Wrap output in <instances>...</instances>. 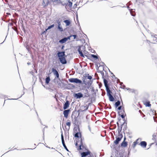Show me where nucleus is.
Returning <instances> with one entry per match:
<instances>
[{
	"mask_svg": "<svg viewBox=\"0 0 157 157\" xmlns=\"http://www.w3.org/2000/svg\"><path fill=\"white\" fill-rule=\"evenodd\" d=\"M78 51L80 56L83 58L85 57V56L87 57V56L85 55L87 53V52L86 50L85 47L82 45H80L78 46Z\"/></svg>",
	"mask_w": 157,
	"mask_h": 157,
	"instance_id": "f257e3e1",
	"label": "nucleus"
},
{
	"mask_svg": "<svg viewBox=\"0 0 157 157\" xmlns=\"http://www.w3.org/2000/svg\"><path fill=\"white\" fill-rule=\"evenodd\" d=\"M52 72L53 73L54 75L56 76V77L53 80V82L56 83V81L57 79H59V80H60V78H59V73L54 67L52 68Z\"/></svg>",
	"mask_w": 157,
	"mask_h": 157,
	"instance_id": "f03ea898",
	"label": "nucleus"
},
{
	"mask_svg": "<svg viewBox=\"0 0 157 157\" xmlns=\"http://www.w3.org/2000/svg\"><path fill=\"white\" fill-rule=\"evenodd\" d=\"M69 82L71 83H75L76 84H81L82 83V81L78 78H71L68 79Z\"/></svg>",
	"mask_w": 157,
	"mask_h": 157,
	"instance_id": "7ed1b4c3",
	"label": "nucleus"
},
{
	"mask_svg": "<svg viewBox=\"0 0 157 157\" xmlns=\"http://www.w3.org/2000/svg\"><path fill=\"white\" fill-rule=\"evenodd\" d=\"M91 152L89 150H87V151L83 152L81 153V157H85L87 156L90 155V157H93L92 155H90Z\"/></svg>",
	"mask_w": 157,
	"mask_h": 157,
	"instance_id": "20e7f679",
	"label": "nucleus"
},
{
	"mask_svg": "<svg viewBox=\"0 0 157 157\" xmlns=\"http://www.w3.org/2000/svg\"><path fill=\"white\" fill-rule=\"evenodd\" d=\"M116 139L114 141V143L116 145H117L119 144V142L123 138V135H118L117 137L116 136Z\"/></svg>",
	"mask_w": 157,
	"mask_h": 157,
	"instance_id": "39448f33",
	"label": "nucleus"
},
{
	"mask_svg": "<svg viewBox=\"0 0 157 157\" xmlns=\"http://www.w3.org/2000/svg\"><path fill=\"white\" fill-rule=\"evenodd\" d=\"M90 104V103H89L88 105H86V106H82L81 107V109H79L78 111L81 112L86 111L88 109Z\"/></svg>",
	"mask_w": 157,
	"mask_h": 157,
	"instance_id": "423d86ee",
	"label": "nucleus"
},
{
	"mask_svg": "<svg viewBox=\"0 0 157 157\" xmlns=\"http://www.w3.org/2000/svg\"><path fill=\"white\" fill-rule=\"evenodd\" d=\"M52 2L51 0H43L42 5L44 8L50 5Z\"/></svg>",
	"mask_w": 157,
	"mask_h": 157,
	"instance_id": "0eeeda50",
	"label": "nucleus"
},
{
	"mask_svg": "<svg viewBox=\"0 0 157 157\" xmlns=\"http://www.w3.org/2000/svg\"><path fill=\"white\" fill-rule=\"evenodd\" d=\"M57 56L58 57L59 59L62 58H63L65 57V52L62 51V52H58L57 53Z\"/></svg>",
	"mask_w": 157,
	"mask_h": 157,
	"instance_id": "6e6552de",
	"label": "nucleus"
},
{
	"mask_svg": "<svg viewBox=\"0 0 157 157\" xmlns=\"http://www.w3.org/2000/svg\"><path fill=\"white\" fill-rule=\"evenodd\" d=\"M83 84H84L86 85H88V88L89 87H90L92 84L93 83V81H91V80H88L87 82H86L85 81L84 78H83Z\"/></svg>",
	"mask_w": 157,
	"mask_h": 157,
	"instance_id": "1a4fd4ad",
	"label": "nucleus"
},
{
	"mask_svg": "<svg viewBox=\"0 0 157 157\" xmlns=\"http://www.w3.org/2000/svg\"><path fill=\"white\" fill-rule=\"evenodd\" d=\"M125 121H124L123 123L122 124H121L120 126H118V135H122V134L121 133V132L122 129V128L123 124H125Z\"/></svg>",
	"mask_w": 157,
	"mask_h": 157,
	"instance_id": "9d476101",
	"label": "nucleus"
},
{
	"mask_svg": "<svg viewBox=\"0 0 157 157\" xmlns=\"http://www.w3.org/2000/svg\"><path fill=\"white\" fill-rule=\"evenodd\" d=\"M70 109H68L67 110H65L63 111V114L64 115V117L66 118H67L68 117L69 113L70 112Z\"/></svg>",
	"mask_w": 157,
	"mask_h": 157,
	"instance_id": "9b49d317",
	"label": "nucleus"
},
{
	"mask_svg": "<svg viewBox=\"0 0 157 157\" xmlns=\"http://www.w3.org/2000/svg\"><path fill=\"white\" fill-rule=\"evenodd\" d=\"M70 105V103L69 101L67 100L66 102L63 105V109L65 110L68 108Z\"/></svg>",
	"mask_w": 157,
	"mask_h": 157,
	"instance_id": "f8f14e48",
	"label": "nucleus"
},
{
	"mask_svg": "<svg viewBox=\"0 0 157 157\" xmlns=\"http://www.w3.org/2000/svg\"><path fill=\"white\" fill-rule=\"evenodd\" d=\"M83 96V94L81 93H75V97L77 99L80 98Z\"/></svg>",
	"mask_w": 157,
	"mask_h": 157,
	"instance_id": "ddd939ff",
	"label": "nucleus"
},
{
	"mask_svg": "<svg viewBox=\"0 0 157 157\" xmlns=\"http://www.w3.org/2000/svg\"><path fill=\"white\" fill-rule=\"evenodd\" d=\"M151 37L153 40V44H156V43H157V35H152Z\"/></svg>",
	"mask_w": 157,
	"mask_h": 157,
	"instance_id": "4468645a",
	"label": "nucleus"
},
{
	"mask_svg": "<svg viewBox=\"0 0 157 157\" xmlns=\"http://www.w3.org/2000/svg\"><path fill=\"white\" fill-rule=\"evenodd\" d=\"M59 60L60 62L62 64H66L67 63V60H66L65 57L59 59Z\"/></svg>",
	"mask_w": 157,
	"mask_h": 157,
	"instance_id": "2eb2a0df",
	"label": "nucleus"
},
{
	"mask_svg": "<svg viewBox=\"0 0 157 157\" xmlns=\"http://www.w3.org/2000/svg\"><path fill=\"white\" fill-rule=\"evenodd\" d=\"M75 133V134L74 136L75 137L77 138H78L79 137H80V140H81V138H82L81 133L79 132H76V133Z\"/></svg>",
	"mask_w": 157,
	"mask_h": 157,
	"instance_id": "dca6fc26",
	"label": "nucleus"
},
{
	"mask_svg": "<svg viewBox=\"0 0 157 157\" xmlns=\"http://www.w3.org/2000/svg\"><path fill=\"white\" fill-rule=\"evenodd\" d=\"M103 79V82L104 85L105 86V88L108 87H109L108 84V81L106 78H102Z\"/></svg>",
	"mask_w": 157,
	"mask_h": 157,
	"instance_id": "f3484780",
	"label": "nucleus"
},
{
	"mask_svg": "<svg viewBox=\"0 0 157 157\" xmlns=\"http://www.w3.org/2000/svg\"><path fill=\"white\" fill-rule=\"evenodd\" d=\"M106 90L107 92V95L108 96H110V95H111L112 94H111L112 93V92L110 90L109 87H108L107 88H106Z\"/></svg>",
	"mask_w": 157,
	"mask_h": 157,
	"instance_id": "a211bd4d",
	"label": "nucleus"
},
{
	"mask_svg": "<svg viewBox=\"0 0 157 157\" xmlns=\"http://www.w3.org/2000/svg\"><path fill=\"white\" fill-rule=\"evenodd\" d=\"M140 145L142 147L145 148L147 146V143L145 141H141L140 143Z\"/></svg>",
	"mask_w": 157,
	"mask_h": 157,
	"instance_id": "6ab92c4d",
	"label": "nucleus"
},
{
	"mask_svg": "<svg viewBox=\"0 0 157 157\" xmlns=\"http://www.w3.org/2000/svg\"><path fill=\"white\" fill-rule=\"evenodd\" d=\"M99 67H101L102 68L103 70H104L105 72V75L104 76V78H106V79L107 78H108L109 77V76H108V73L107 72H106V71H105L104 70V65H100L99 66Z\"/></svg>",
	"mask_w": 157,
	"mask_h": 157,
	"instance_id": "aec40b11",
	"label": "nucleus"
},
{
	"mask_svg": "<svg viewBox=\"0 0 157 157\" xmlns=\"http://www.w3.org/2000/svg\"><path fill=\"white\" fill-rule=\"evenodd\" d=\"M63 22L66 24V26L69 25L71 24V21L69 20H66L63 21Z\"/></svg>",
	"mask_w": 157,
	"mask_h": 157,
	"instance_id": "412c9836",
	"label": "nucleus"
},
{
	"mask_svg": "<svg viewBox=\"0 0 157 157\" xmlns=\"http://www.w3.org/2000/svg\"><path fill=\"white\" fill-rule=\"evenodd\" d=\"M80 144L79 146L78 150H81L82 149V148H81V147H83L82 138H81V140H80Z\"/></svg>",
	"mask_w": 157,
	"mask_h": 157,
	"instance_id": "4be33fe9",
	"label": "nucleus"
},
{
	"mask_svg": "<svg viewBox=\"0 0 157 157\" xmlns=\"http://www.w3.org/2000/svg\"><path fill=\"white\" fill-rule=\"evenodd\" d=\"M74 132L76 133V132H79L80 129L78 127H75L74 128Z\"/></svg>",
	"mask_w": 157,
	"mask_h": 157,
	"instance_id": "5701e85b",
	"label": "nucleus"
},
{
	"mask_svg": "<svg viewBox=\"0 0 157 157\" xmlns=\"http://www.w3.org/2000/svg\"><path fill=\"white\" fill-rule=\"evenodd\" d=\"M67 41L65 37H64L63 38L60 40L59 41V42L61 44H63L65 43Z\"/></svg>",
	"mask_w": 157,
	"mask_h": 157,
	"instance_id": "b1692460",
	"label": "nucleus"
},
{
	"mask_svg": "<svg viewBox=\"0 0 157 157\" xmlns=\"http://www.w3.org/2000/svg\"><path fill=\"white\" fill-rule=\"evenodd\" d=\"M127 145V142L123 141V142L121 144V146L125 147Z\"/></svg>",
	"mask_w": 157,
	"mask_h": 157,
	"instance_id": "393cba45",
	"label": "nucleus"
},
{
	"mask_svg": "<svg viewBox=\"0 0 157 157\" xmlns=\"http://www.w3.org/2000/svg\"><path fill=\"white\" fill-rule=\"evenodd\" d=\"M63 6H67L68 5V3L67 1H62L60 4Z\"/></svg>",
	"mask_w": 157,
	"mask_h": 157,
	"instance_id": "a878e982",
	"label": "nucleus"
},
{
	"mask_svg": "<svg viewBox=\"0 0 157 157\" xmlns=\"http://www.w3.org/2000/svg\"><path fill=\"white\" fill-rule=\"evenodd\" d=\"M50 80V77L49 76L47 77L45 79V83L48 84Z\"/></svg>",
	"mask_w": 157,
	"mask_h": 157,
	"instance_id": "bb28decb",
	"label": "nucleus"
},
{
	"mask_svg": "<svg viewBox=\"0 0 157 157\" xmlns=\"http://www.w3.org/2000/svg\"><path fill=\"white\" fill-rule=\"evenodd\" d=\"M58 29L60 32H62L63 31L62 27L61 26V23H59L58 26Z\"/></svg>",
	"mask_w": 157,
	"mask_h": 157,
	"instance_id": "cd10ccee",
	"label": "nucleus"
},
{
	"mask_svg": "<svg viewBox=\"0 0 157 157\" xmlns=\"http://www.w3.org/2000/svg\"><path fill=\"white\" fill-rule=\"evenodd\" d=\"M108 97L109 98V99L110 101H114V99L112 95L109 96Z\"/></svg>",
	"mask_w": 157,
	"mask_h": 157,
	"instance_id": "c85d7f7f",
	"label": "nucleus"
},
{
	"mask_svg": "<svg viewBox=\"0 0 157 157\" xmlns=\"http://www.w3.org/2000/svg\"><path fill=\"white\" fill-rule=\"evenodd\" d=\"M118 115L120 116L121 114H125L124 110V109H122L120 111L118 112Z\"/></svg>",
	"mask_w": 157,
	"mask_h": 157,
	"instance_id": "c756f323",
	"label": "nucleus"
},
{
	"mask_svg": "<svg viewBox=\"0 0 157 157\" xmlns=\"http://www.w3.org/2000/svg\"><path fill=\"white\" fill-rule=\"evenodd\" d=\"M121 102L119 100H118L117 102H116L115 104V105L116 107H117L120 105Z\"/></svg>",
	"mask_w": 157,
	"mask_h": 157,
	"instance_id": "7c9ffc66",
	"label": "nucleus"
},
{
	"mask_svg": "<svg viewBox=\"0 0 157 157\" xmlns=\"http://www.w3.org/2000/svg\"><path fill=\"white\" fill-rule=\"evenodd\" d=\"M62 142V144L63 145V146L64 148L66 149V150L67 151H69L68 149L67 148V146H66V145L65 144V142L63 141V142Z\"/></svg>",
	"mask_w": 157,
	"mask_h": 157,
	"instance_id": "2f4dec72",
	"label": "nucleus"
},
{
	"mask_svg": "<svg viewBox=\"0 0 157 157\" xmlns=\"http://www.w3.org/2000/svg\"><path fill=\"white\" fill-rule=\"evenodd\" d=\"M121 117L122 118L123 121H124L127 122V121L125 120V117L126 116V115L125 114V115L124 114H122L120 115Z\"/></svg>",
	"mask_w": 157,
	"mask_h": 157,
	"instance_id": "473e14b6",
	"label": "nucleus"
},
{
	"mask_svg": "<svg viewBox=\"0 0 157 157\" xmlns=\"http://www.w3.org/2000/svg\"><path fill=\"white\" fill-rule=\"evenodd\" d=\"M127 121L126 122V123H125V124H123V125L124 126V127L123 128V131L124 132L127 129Z\"/></svg>",
	"mask_w": 157,
	"mask_h": 157,
	"instance_id": "72a5a7b5",
	"label": "nucleus"
},
{
	"mask_svg": "<svg viewBox=\"0 0 157 157\" xmlns=\"http://www.w3.org/2000/svg\"><path fill=\"white\" fill-rule=\"evenodd\" d=\"M144 0H136V3L139 2V4H143Z\"/></svg>",
	"mask_w": 157,
	"mask_h": 157,
	"instance_id": "f704fd0d",
	"label": "nucleus"
},
{
	"mask_svg": "<svg viewBox=\"0 0 157 157\" xmlns=\"http://www.w3.org/2000/svg\"><path fill=\"white\" fill-rule=\"evenodd\" d=\"M98 73H100L101 74L102 76V78H104V73L102 71H98Z\"/></svg>",
	"mask_w": 157,
	"mask_h": 157,
	"instance_id": "c9c22d12",
	"label": "nucleus"
},
{
	"mask_svg": "<svg viewBox=\"0 0 157 157\" xmlns=\"http://www.w3.org/2000/svg\"><path fill=\"white\" fill-rule=\"evenodd\" d=\"M26 49L30 53H31L32 52L30 50V48L28 45H27L26 47Z\"/></svg>",
	"mask_w": 157,
	"mask_h": 157,
	"instance_id": "e433bc0d",
	"label": "nucleus"
},
{
	"mask_svg": "<svg viewBox=\"0 0 157 157\" xmlns=\"http://www.w3.org/2000/svg\"><path fill=\"white\" fill-rule=\"evenodd\" d=\"M85 78L84 79L85 80L86 79H89V80H91L92 78V77L91 75H88V76H85Z\"/></svg>",
	"mask_w": 157,
	"mask_h": 157,
	"instance_id": "4c0bfd02",
	"label": "nucleus"
},
{
	"mask_svg": "<svg viewBox=\"0 0 157 157\" xmlns=\"http://www.w3.org/2000/svg\"><path fill=\"white\" fill-rule=\"evenodd\" d=\"M54 24H53L51 25L50 26H48V28L46 29V31H47L48 30H49V29H51L53 27H54Z\"/></svg>",
	"mask_w": 157,
	"mask_h": 157,
	"instance_id": "58836bf2",
	"label": "nucleus"
},
{
	"mask_svg": "<svg viewBox=\"0 0 157 157\" xmlns=\"http://www.w3.org/2000/svg\"><path fill=\"white\" fill-rule=\"evenodd\" d=\"M91 57H92L93 58H94V59H98V56L94 55L93 54H91Z\"/></svg>",
	"mask_w": 157,
	"mask_h": 157,
	"instance_id": "ea45409f",
	"label": "nucleus"
},
{
	"mask_svg": "<svg viewBox=\"0 0 157 157\" xmlns=\"http://www.w3.org/2000/svg\"><path fill=\"white\" fill-rule=\"evenodd\" d=\"M111 77L113 78H115L117 80V83L118 82V81L120 82V80L118 79L113 74V75L111 76Z\"/></svg>",
	"mask_w": 157,
	"mask_h": 157,
	"instance_id": "a19ab883",
	"label": "nucleus"
},
{
	"mask_svg": "<svg viewBox=\"0 0 157 157\" xmlns=\"http://www.w3.org/2000/svg\"><path fill=\"white\" fill-rule=\"evenodd\" d=\"M145 105L146 107H150L151 106V104L149 101L147 102L145 104Z\"/></svg>",
	"mask_w": 157,
	"mask_h": 157,
	"instance_id": "79ce46f5",
	"label": "nucleus"
},
{
	"mask_svg": "<svg viewBox=\"0 0 157 157\" xmlns=\"http://www.w3.org/2000/svg\"><path fill=\"white\" fill-rule=\"evenodd\" d=\"M68 85L69 86V87L72 88H75V86L73 84H69Z\"/></svg>",
	"mask_w": 157,
	"mask_h": 157,
	"instance_id": "37998d69",
	"label": "nucleus"
},
{
	"mask_svg": "<svg viewBox=\"0 0 157 157\" xmlns=\"http://www.w3.org/2000/svg\"><path fill=\"white\" fill-rule=\"evenodd\" d=\"M68 5L69 6L70 8L71 7L72 5V3L70 1H68Z\"/></svg>",
	"mask_w": 157,
	"mask_h": 157,
	"instance_id": "c03bdc74",
	"label": "nucleus"
},
{
	"mask_svg": "<svg viewBox=\"0 0 157 157\" xmlns=\"http://www.w3.org/2000/svg\"><path fill=\"white\" fill-rule=\"evenodd\" d=\"M126 89L127 90H129V91L130 92L133 93V92H134V90L133 89H130L129 88H126Z\"/></svg>",
	"mask_w": 157,
	"mask_h": 157,
	"instance_id": "a18cd8bd",
	"label": "nucleus"
},
{
	"mask_svg": "<svg viewBox=\"0 0 157 157\" xmlns=\"http://www.w3.org/2000/svg\"><path fill=\"white\" fill-rule=\"evenodd\" d=\"M61 141L62 142L64 141V137L63 135V133L62 132V134L61 135Z\"/></svg>",
	"mask_w": 157,
	"mask_h": 157,
	"instance_id": "49530a36",
	"label": "nucleus"
},
{
	"mask_svg": "<svg viewBox=\"0 0 157 157\" xmlns=\"http://www.w3.org/2000/svg\"><path fill=\"white\" fill-rule=\"evenodd\" d=\"M71 123L70 121L67 122L66 123V125L69 127V128H70V126L71 125Z\"/></svg>",
	"mask_w": 157,
	"mask_h": 157,
	"instance_id": "de8ad7c7",
	"label": "nucleus"
},
{
	"mask_svg": "<svg viewBox=\"0 0 157 157\" xmlns=\"http://www.w3.org/2000/svg\"><path fill=\"white\" fill-rule=\"evenodd\" d=\"M71 37V35L70 36H68L67 37H65L67 41V40H70V38Z\"/></svg>",
	"mask_w": 157,
	"mask_h": 157,
	"instance_id": "09e8293b",
	"label": "nucleus"
},
{
	"mask_svg": "<svg viewBox=\"0 0 157 157\" xmlns=\"http://www.w3.org/2000/svg\"><path fill=\"white\" fill-rule=\"evenodd\" d=\"M136 144V143L134 142L132 144V147H133L134 148L135 147Z\"/></svg>",
	"mask_w": 157,
	"mask_h": 157,
	"instance_id": "8fccbe9b",
	"label": "nucleus"
},
{
	"mask_svg": "<svg viewBox=\"0 0 157 157\" xmlns=\"http://www.w3.org/2000/svg\"><path fill=\"white\" fill-rule=\"evenodd\" d=\"M59 81H57V83L58 85L59 86H61V83L60 82V80H59Z\"/></svg>",
	"mask_w": 157,
	"mask_h": 157,
	"instance_id": "3c124183",
	"label": "nucleus"
},
{
	"mask_svg": "<svg viewBox=\"0 0 157 157\" xmlns=\"http://www.w3.org/2000/svg\"><path fill=\"white\" fill-rule=\"evenodd\" d=\"M130 13L131 15L132 16H135V13H132L131 10H130Z\"/></svg>",
	"mask_w": 157,
	"mask_h": 157,
	"instance_id": "603ef678",
	"label": "nucleus"
},
{
	"mask_svg": "<svg viewBox=\"0 0 157 157\" xmlns=\"http://www.w3.org/2000/svg\"><path fill=\"white\" fill-rule=\"evenodd\" d=\"M156 135L155 134H154L153 135H152V137H153V138H152V139L153 140H155V137H156Z\"/></svg>",
	"mask_w": 157,
	"mask_h": 157,
	"instance_id": "864d4df0",
	"label": "nucleus"
},
{
	"mask_svg": "<svg viewBox=\"0 0 157 157\" xmlns=\"http://www.w3.org/2000/svg\"><path fill=\"white\" fill-rule=\"evenodd\" d=\"M62 1L61 0H57V1H56V2H57L58 4H61L62 2Z\"/></svg>",
	"mask_w": 157,
	"mask_h": 157,
	"instance_id": "5fc2aeb1",
	"label": "nucleus"
},
{
	"mask_svg": "<svg viewBox=\"0 0 157 157\" xmlns=\"http://www.w3.org/2000/svg\"><path fill=\"white\" fill-rule=\"evenodd\" d=\"M71 37L73 36L74 37V39H75L77 37V35H71Z\"/></svg>",
	"mask_w": 157,
	"mask_h": 157,
	"instance_id": "6e6d98bb",
	"label": "nucleus"
},
{
	"mask_svg": "<svg viewBox=\"0 0 157 157\" xmlns=\"http://www.w3.org/2000/svg\"><path fill=\"white\" fill-rule=\"evenodd\" d=\"M122 108V106H118V107L117 108V109L119 110H121L122 109H121Z\"/></svg>",
	"mask_w": 157,
	"mask_h": 157,
	"instance_id": "4d7b16f0",
	"label": "nucleus"
},
{
	"mask_svg": "<svg viewBox=\"0 0 157 157\" xmlns=\"http://www.w3.org/2000/svg\"><path fill=\"white\" fill-rule=\"evenodd\" d=\"M44 128H44L42 130V132H43V139H44Z\"/></svg>",
	"mask_w": 157,
	"mask_h": 157,
	"instance_id": "13d9d810",
	"label": "nucleus"
},
{
	"mask_svg": "<svg viewBox=\"0 0 157 157\" xmlns=\"http://www.w3.org/2000/svg\"><path fill=\"white\" fill-rule=\"evenodd\" d=\"M121 87L123 89H125V85H123L122 86H121Z\"/></svg>",
	"mask_w": 157,
	"mask_h": 157,
	"instance_id": "bf43d9fd",
	"label": "nucleus"
},
{
	"mask_svg": "<svg viewBox=\"0 0 157 157\" xmlns=\"http://www.w3.org/2000/svg\"><path fill=\"white\" fill-rule=\"evenodd\" d=\"M51 1L54 2H56L57 0H51Z\"/></svg>",
	"mask_w": 157,
	"mask_h": 157,
	"instance_id": "052dcab7",
	"label": "nucleus"
},
{
	"mask_svg": "<svg viewBox=\"0 0 157 157\" xmlns=\"http://www.w3.org/2000/svg\"><path fill=\"white\" fill-rule=\"evenodd\" d=\"M120 82V85H121V86H122V85H123V82H121L120 81V82H119V81H118V82Z\"/></svg>",
	"mask_w": 157,
	"mask_h": 157,
	"instance_id": "680f3d73",
	"label": "nucleus"
},
{
	"mask_svg": "<svg viewBox=\"0 0 157 157\" xmlns=\"http://www.w3.org/2000/svg\"><path fill=\"white\" fill-rule=\"evenodd\" d=\"M56 22L58 23V25H59V23H60V22L59 21V20H56Z\"/></svg>",
	"mask_w": 157,
	"mask_h": 157,
	"instance_id": "e2e57ef3",
	"label": "nucleus"
},
{
	"mask_svg": "<svg viewBox=\"0 0 157 157\" xmlns=\"http://www.w3.org/2000/svg\"><path fill=\"white\" fill-rule=\"evenodd\" d=\"M88 129H89V130L91 132V128L90 127V125H88Z\"/></svg>",
	"mask_w": 157,
	"mask_h": 157,
	"instance_id": "0e129e2a",
	"label": "nucleus"
},
{
	"mask_svg": "<svg viewBox=\"0 0 157 157\" xmlns=\"http://www.w3.org/2000/svg\"><path fill=\"white\" fill-rule=\"evenodd\" d=\"M47 31H46V30H45V31H44L43 32H42V33H41V34H44Z\"/></svg>",
	"mask_w": 157,
	"mask_h": 157,
	"instance_id": "69168bd1",
	"label": "nucleus"
},
{
	"mask_svg": "<svg viewBox=\"0 0 157 157\" xmlns=\"http://www.w3.org/2000/svg\"><path fill=\"white\" fill-rule=\"evenodd\" d=\"M77 4H75L74 5V8H75L76 6H77Z\"/></svg>",
	"mask_w": 157,
	"mask_h": 157,
	"instance_id": "338daca9",
	"label": "nucleus"
},
{
	"mask_svg": "<svg viewBox=\"0 0 157 157\" xmlns=\"http://www.w3.org/2000/svg\"><path fill=\"white\" fill-rule=\"evenodd\" d=\"M64 47V45H63L61 47V49H62V50L63 49Z\"/></svg>",
	"mask_w": 157,
	"mask_h": 157,
	"instance_id": "774afa93",
	"label": "nucleus"
}]
</instances>
